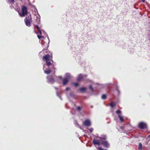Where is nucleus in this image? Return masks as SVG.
<instances>
[{
	"label": "nucleus",
	"mask_w": 150,
	"mask_h": 150,
	"mask_svg": "<svg viewBox=\"0 0 150 150\" xmlns=\"http://www.w3.org/2000/svg\"><path fill=\"white\" fill-rule=\"evenodd\" d=\"M106 98V95L104 94L102 96V98L103 99H105Z\"/></svg>",
	"instance_id": "25"
},
{
	"label": "nucleus",
	"mask_w": 150,
	"mask_h": 150,
	"mask_svg": "<svg viewBox=\"0 0 150 150\" xmlns=\"http://www.w3.org/2000/svg\"><path fill=\"white\" fill-rule=\"evenodd\" d=\"M83 124L86 126L89 127L91 125V122L88 119L86 120L83 122Z\"/></svg>",
	"instance_id": "7"
},
{
	"label": "nucleus",
	"mask_w": 150,
	"mask_h": 150,
	"mask_svg": "<svg viewBox=\"0 0 150 150\" xmlns=\"http://www.w3.org/2000/svg\"><path fill=\"white\" fill-rule=\"evenodd\" d=\"M47 39L48 40V43H49V38H48V37L47 38Z\"/></svg>",
	"instance_id": "42"
},
{
	"label": "nucleus",
	"mask_w": 150,
	"mask_h": 150,
	"mask_svg": "<svg viewBox=\"0 0 150 150\" xmlns=\"http://www.w3.org/2000/svg\"><path fill=\"white\" fill-rule=\"evenodd\" d=\"M74 124L76 127H79L81 129H83L79 125L76 121H75Z\"/></svg>",
	"instance_id": "17"
},
{
	"label": "nucleus",
	"mask_w": 150,
	"mask_h": 150,
	"mask_svg": "<svg viewBox=\"0 0 150 150\" xmlns=\"http://www.w3.org/2000/svg\"><path fill=\"white\" fill-rule=\"evenodd\" d=\"M18 14L21 17L24 16L28 13L27 8L25 6H22L21 7V11L18 12Z\"/></svg>",
	"instance_id": "1"
},
{
	"label": "nucleus",
	"mask_w": 150,
	"mask_h": 150,
	"mask_svg": "<svg viewBox=\"0 0 150 150\" xmlns=\"http://www.w3.org/2000/svg\"><path fill=\"white\" fill-rule=\"evenodd\" d=\"M57 96H59V98H60V99L62 100V98H61V97L60 96H59V94L57 92Z\"/></svg>",
	"instance_id": "32"
},
{
	"label": "nucleus",
	"mask_w": 150,
	"mask_h": 150,
	"mask_svg": "<svg viewBox=\"0 0 150 150\" xmlns=\"http://www.w3.org/2000/svg\"><path fill=\"white\" fill-rule=\"evenodd\" d=\"M50 56L48 54H47L46 55L44 56L43 57V60H45L46 62L47 61L50 60Z\"/></svg>",
	"instance_id": "10"
},
{
	"label": "nucleus",
	"mask_w": 150,
	"mask_h": 150,
	"mask_svg": "<svg viewBox=\"0 0 150 150\" xmlns=\"http://www.w3.org/2000/svg\"><path fill=\"white\" fill-rule=\"evenodd\" d=\"M44 44H45V43H44V44H42V46H43V45H44Z\"/></svg>",
	"instance_id": "43"
},
{
	"label": "nucleus",
	"mask_w": 150,
	"mask_h": 150,
	"mask_svg": "<svg viewBox=\"0 0 150 150\" xmlns=\"http://www.w3.org/2000/svg\"><path fill=\"white\" fill-rule=\"evenodd\" d=\"M98 149H99V150H103V149H101V147H99L98 148Z\"/></svg>",
	"instance_id": "37"
},
{
	"label": "nucleus",
	"mask_w": 150,
	"mask_h": 150,
	"mask_svg": "<svg viewBox=\"0 0 150 150\" xmlns=\"http://www.w3.org/2000/svg\"><path fill=\"white\" fill-rule=\"evenodd\" d=\"M89 130L91 132H92L93 130V128H91L90 129H89Z\"/></svg>",
	"instance_id": "28"
},
{
	"label": "nucleus",
	"mask_w": 150,
	"mask_h": 150,
	"mask_svg": "<svg viewBox=\"0 0 150 150\" xmlns=\"http://www.w3.org/2000/svg\"><path fill=\"white\" fill-rule=\"evenodd\" d=\"M142 2L144 3L145 2V0H141Z\"/></svg>",
	"instance_id": "40"
},
{
	"label": "nucleus",
	"mask_w": 150,
	"mask_h": 150,
	"mask_svg": "<svg viewBox=\"0 0 150 150\" xmlns=\"http://www.w3.org/2000/svg\"><path fill=\"white\" fill-rule=\"evenodd\" d=\"M46 66V65H45V64H44L43 65V69L44 70V72L45 74H49L51 72V70H50V69H49L47 70H45V66Z\"/></svg>",
	"instance_id": "11"
},
{
	"label": "nucleus",
	"mask_w": 150,
	"mask_h": 150,
	"mask_svg": "<svg viewBox=\"0 0 150 150\" xmlns=\"http://www.w3.org/2000/svg\"><path fill=\"white\" fill-rule=\"evenodd\" d=\"M98 138L100 139L101 142H103V141H104L103 140H106L107 138V137L105 135H101L100 137H98Z\"/></svg>",
	"instance_id": "9"
},
{
	"label": "nucleus",
	"mask_w": 150,
	"mask_h": 150,
	"mask_svg": "<svg viewBox=\"0 0 150 150\" xmlns=\"http://www.w3.org/2000/svg\"><path fill=\"white\" fill-rule=\"evenodd\" d=\"M28 1H29V0H28Z\"/></svg>",
	"instance_id": "46"
},
{
	"label": "nucleus",
	"mask_w": 150,
	"mask_h": 150,
	"mask_svg": "<svg viewBox=\"0 0 150 150\" xmlns=\"http://www.w3.org/2000/svg\"><path fill=\"white\" fill-rule=\"evenodd\" d=\"M70 96L73 97V93H70Z\"/></svg>",
	"instance_id": "34"
},
{
	"label": "nucleus",
	"mask_w": 150,
	"mask_h": 150,
	"mask_svg": "<svg viewBox=\"0 0 150 150\" xmlns=\"http://www.w3.org/2000/svg\"><path fill=\"white\" fill-rule=\"evenodd\" d=\"M26 25L29 27L30 26V23L32 21V18L30 15H28L24 20Z\"/></svg>",
	"instance_id": "2"
},
{
	"label": "nucleus",
	"mask_w": 150,
	"mask_h": 150,
	"mask_svg": "<svg viewBox=\"0 0 150 150\" xmlns=\"http://www.w3.org/2000/svg\"><path fill=\"white\" fill-rule=\"evenodd\" d=\"M116 113L118 114V117L121 122L124 121L123 117L122 116L121 112L120 110H118L116 111Z\"/></svg>",
	"instance_id": "4"
},
{
	"label": "nucleus",
	"mask_w": 150,
	"mask_h": 150,
	"mask_svg": "<svg viewBox=\"0 0 150 150\" xmlns=\"http://www.w3.org/2000/svg\"><path fill=\"white\" fill-rule=\"evenodd\" d=\"M69 89H70V88L68 87H67L66 89V90L67 91H68V90H69Z\"/></svg>",
	"instance_id": "35"
},
{
	"label": "nucleus",
	"mask_w": 150,
	"mask_h": 150,
	"mask_svg": "<svg viewBox=\"0 0 150 150\" xmlns=\"http://www.w3.org/2000/svg\"><path fill=\"white\" fill-rule=\"evenodd\" d=\"M28 5H31H31H32L31 4H30V2H29V3Z\"/></svg>",
	"instance_id": "41"
},
{
	"label": "nucleus",
	"mask_w": 150,
	"mask_h": 150,
	"mask_svg": "<svg viewBox=\"0 0 150 150\" xmlns=\"http://www.w3.org/2000/svg\"><path fill=\"white\" fill-rule=\"evenodd\" d=\"M115 104L113 102H112L111 103L110 106L112 108L115 106Z\"/></svg>",
	"instance_id": "24"
},
{
	"label": "nucleus",
	"mask_w": 150,
	"mask_h": 150,
	"mask_svg": "<svg viewBox=\"0 0 150 150\" xmlns=\"http://www.w3.org/2000/svg\"><path fill=\"white\" fill-rule=\"evenodd\" d=\"M72 84L75 87L78 86L79 85V83L77 82L73 83Z\"/></svg>",
	"instance_id": "20"
},
{
	"label": "nucleus",
	"mask_w": 150,
	"mask_h": 150,
	"mask_svg": "<svg viewBox=\"0 0 150 150\" xmlns=\"http://www.w3.org/2000/svg\"><path fill=\"white\" fill-rule=\"evenodd\" d=\"M89 88L92 91H93V87H92V86L91 85H90L89 86Z\"/></svg>",
	"instance_id": "26"
},
{
	"label": "nucleus",
	"mask_w": 150,
	"mask_h": 150,
	"mask_svg": "<svg viewBox=\"0 0 150 150\" xmlns=\"http://www.w3.org/2000/svg\"><path fill=\"white\" fill-rule=\"evenodd\" d=\"M35 27H36L38 29V31H39V33H40V35H41L42 34V32H41V30H40V27H39L38 26V25H36V26H35Z\"/></svg>",
	"instance_id": "19"
},
{
	"label": "nucleus",
	"mask_w": 150,
	"mask_h": 150,
	"mask_svg": "<svg viewBox=\"0 0 150 150\" xmlns=\"http://www.w3.org/2000/svg\"><path fill=\"white\" fill-rule=\"evenodd\" d=\"M124 128V127L123 126H121L120 127V128L122 129H123Z\"/></svg>",
	"instance_id": "38"
},
{
	"label": "nucleus",
	"mask_w": 150,
	"mask_h": 150,
	"mask_svg": "<svg viewBox=\"0 0 150 150\" xmlns=\"http://www.w3.org/2000/svg\"><path fill=\"white\" fill-rule=\"evenodd\" d=\"M69 79L67 78H64L63 79V84L64 85H66L68 82Z\"/></svg>",
	"instance_id": "14"
},
{
	"label": "nucleus",
	"mask_w": 150,
	"mask_h": 150,
	"mask_svg": "<svg viewBox=\"0 0 150 150\" xmlns=\"http://www.w3.org/2000/svg\"><path fill=\"white\" fill-rule=\"evenodd\" d=\"M138 149L140 150H142V144L141 143H139V144Z\"/></svg>",
	"instance_id": "22"
},
{
	"label": "nucleus",
	"mask_w": 150,
	"mask_h": 150,
	"mask_svg": "<svg viewBox=\"0 0 150 150\" xmlns=\"http://www.w3.org/2000/svg\"><path fill=\"white\" fill-rule=\"evenodd\" d=\"M47 65L48 67H49V66L51 65H52V64L50 62V60H48L46 62Z\"/></svg>",
	"instance_id": "18"
},
{
	"label": "nucleus",
	"mask_w": 150,
	"mask_h": 150,
	"mask_svg": "<svg viewBox=\"0 0 150 150\" xmlns=\"http://www.w3.org/2000/svg\"><path fill=\"white\" fill-rule=\"evenodd\" d=\"M8 2L11 5H12L14 4V0H8Z\"/></svg>",
	"instance_id": "21"
},
{
	"label": "nucleus",
	"mask_w": 150,
	"mask_h": 150,
	"mask_svg": "<svg viewBox=\"0 0 150 150\" xmlns=\"http://www.w3.org/2000/svg\"><path fill=\"white\" fill-rule=\"evenodd\" d=\"M98 134H96V137H97V139H98Z\"/></svg>",
	"instance_id": "39"
},
{
	"label": "nucleus",
	"mask_w": 150,
	"mask_h": 150,
	"mask_svg": "<svg viewBox=\"0 0 150 150\" xmlns=\"http://www.w3.org/2000/svg\"><path fill=\"white\" fill-rule=\"evenodd\" d=\"M65 78H67L68 79H69L70 78H71V76L69 73H67L65 74Z\"/></svg>",
	"instance_id": "15"
},
{
	"label": "nucleus",
	"mask_w": 150,
	"mask_h": 150,
	"mask_svg": "<svg viewBox=\"0 0 150 150\" xmlns=\"http://www.w3.org/2000/svg\"><path fill=\"white\" fill-rule=\"evenodd\" d=\"M59 79H62V77L61 76H59L57 77Z\"/></svg>",
	"instance_id": "33"
},
{
	"label": "nucleus",
	"mask_w": 150,
	"mask_h": 150,
	"mask_svg": "<svg viewBox=\"0 0 150 150\" xmlns=\"http://www.w3.org/2000/svg\"><path fill=\"white\" fill-rule=\"evenodd\" d=\"M36 15V20L37 21L38 23V24L40 23V16L39 14H37V15Z\"/></svg>",
	"instance_id": "13"
},
{
	"label": "nucleus",
	"mask_w": 150,
	"mask_h": 150,
	"mask_svg": "<svg viewBox=\"0 0 150 150\" xmlns=\"http://www.w3.org/2000/svg\"><path fill=\"white\" fill-rule=\"evenodd\" d=\"M138 126L141 129H144L146 128L147 125L145 122H142L139 123Z\"/></svg>",
	"instance_id": "3"
},
{
	"label": "nucleus",
	"mask_w": 150,
	"mask_h": 150,
	"mask_svg": "<svg viewBox=\"0 0 150 150\" xmlns=\"http://www.w3.org/2000/svg\"><path fill=\"white\" fill-rule=\"evenodd\" d=\"M34 11L35 13V14L36 15L37 14H38V10L36 8H34Z\"/></svg>",
	"instance_id": "23"
},
{
	"label": "nucleus",
	"mask_w": 150,
	"mask_h": 150,
	"mask_svg": "<svg viewBox=\"0 0 150 150\" xmlns=\"http://www.w3.org/2000/svg\"><path fill=\"white\" fill-rule=\"evenodd\" d=\"M102 144H103V146L106 147H108L109 146V144L107 141H103L102 142Z\"/></svg>",
	"instance_id": "12"
},
{
	"label": "nucleus",
	"mask_w": 150,
	"mask_h": 150,
	"mask_svg": "<svg viewBox=\"0 0 150 150\" xmlns=\"http://www.w3.org/2000/svg\"><path fill=\"white\" fill-rule=\"evenodd\" d=\"M42 31H43V32H44V31L43 30H42Z\"/></svg>",
	"instance_id": "45"
},
{
	"label": "nucleus",
	"mask_w": 150,
	"mask_h": 150,
	"mask_svg": "<svg viewBox=\"0 0 150 150\" xmlns=\"http://www.w3.org/2000/svg\"><path fill=\"white\" fill-rule=\"evenodd\" d=\"M38 38L39 39H40L41 38H43V36H40L39 35H38Z\"/></svg>",
	"instance_id": "30"
},
{
	"label": "nucleus",
	"mask_w": 150,
	"mask_h": 150,
	"mask_svg": "<svg viewBox=\"0 0 150 150\" xmlns=\"http://www.w3.org/2000/svg\"><path fill=\"white\" fill-rule=\"evenodd\" d=\"M86 87H83L80 88V90L81 92L84 93L86 91Z\"/></svg>",
	"instance_id": "16"
},
{
	"label": "nucleus",
	"mask_w": 150,
	"mask_h": 150,
	"mask_svg": "<svg viewBox=\"0 0 150 150\" xmlns=\"http://www.w3.org/2000/svg\"><path fill=\"white\" fill-rule=\"evenodd\" d=\"M149 137H150V135L149 136Z\"/></svg>",
	"instance_id": "44"
},
{
	"label": "nucleus",
	"mask_w": 150,
	"mask_h": 150,
	"mask_svg": "<svg viewBox=\"0 0 150 150\" xmlns=\"http://www.w3.org/2000/svg\"><path fill=\"white\" fill-rule=\"evenodd\" d=\"M31 6H32V7H33L34 8H36L35 6L34 5H31Z\"/></svg>",
	"instance_id": "36"
},
{
	"label": "nucleus",
	"mask_w": 150,
	"mask_h": 150,
	"mask_svg": "<svg viewBox=\"0 0 150 150\" xmlns=\"http://www.w3.org/2000/svg\"><path fill=\"white\" fill-rule=\"evenodd\" d=\"M86 75L79 74L78 76L77 80L78 81H80L83 79H86Z\"/></svg>",
	"instance_id": "6"
},
{
	"label": "nucleus",
	"mask_w": 150,
	"mask_h": 150,
	"mask_svg": "<svg viewBox=\"0 0 150 150\" xmlns=\"http://www.w3.org/2000/svg\"><path fill=\"white\" fill-rule=\"evenodd\" d=\"M43 52H45V53H47V51L46 50H42V51Z\"/></svg>",
	"instance_id": "29"
},
{
	"label": "nucleus",
	"mask_w": 150,
	"mask_h": 150,
	"mask_svg": "<svg viewBox=\"0 0 150 150\" xmlns=\"http://www.w3.org/2000/svg\"><path fill=\"white\" fill-rule=\"evenodd\" d=\"M118 86H116L117 90V91L118 92V93H120V91H119V90L118 89Z\"/></svg>",
	"instance_id": "31"
},
{
	"label": "nucleus",
	"mask_w": 150,
	"mask_h": 150,
	"mask_svg": "<svg viewBox=\"0 0 150 150\" xmlns=\"http://www.w3.org/2000/svg\"><path fill=\"white\" fill-rule=\"evenodd\" d=\"M81 108L80 106H78L77 108V109L78 111H79L81 110Z\"/></svg>",
	"instance_id": "27"
},
{
	"label": "nucleus",
	"mask_w": 150,
	"mask_h": 150,
	"mask_svg": "<svg viewBox=\"0 0 150 150\" xmlns=\"http://www.w3.org/2000/svg\"><path fill=\"white\" fill-rule=\"evenodd\" d=\"M47 79L48 82L49 83H52L54 82V79L50 76L47 77Z\"/></svg>",
	"instance_id": "8"
},
{
	"label": "nucleus",
	"mask_w": 150,
	"mask_h": 150,
	"mask_svg": "<svg viewBox=\"0 0 150 150\" xmlns=\"http://www.w3.org/2000/svg\"><path fill=\"white\" fill-rule=\"evenodd\" d=\"M93 143L94 145H100L102 144V142L99 139L94 138L93 140Z\"/></svg>",
	"instance_id": "5"
}]
</instances>
